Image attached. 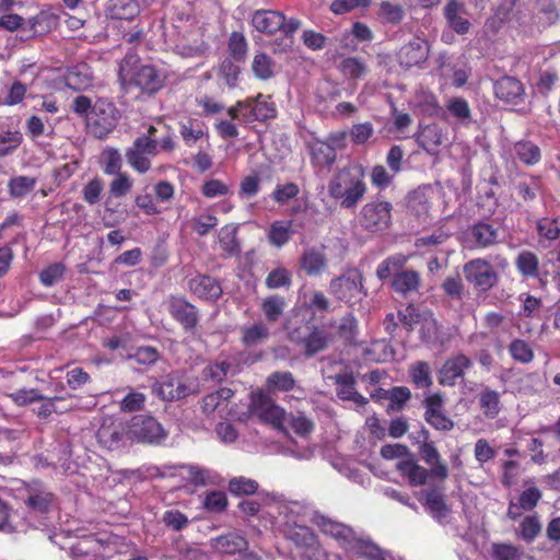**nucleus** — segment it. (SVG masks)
I'll use <instances>...</instances> for the list:
<instances>
[{
    "label": "nucleus",
    "instance_id": "obj_1",
    "mask_svg": "<svg viewBox=\"0 0 560 560\" xmlns=\"http://www.w3.org/2000/svg\"><path fill=\"white\" fill-rule=\"evenodd\" d=\"M365 171L359 163H349L339 170L328 183V194L339 200L345 209L354 208L366 192Z\"/></svg>",
    "mask_w": 560,
    "mask_h": 560
},
{
    "label": "nucleus",
    "instance_id": "obj_2",
    "mask_svg": "<svg viewBox=\"0 0 560 560\" xmlns=\"http://www.w3.org/2000/svg\"><path fill=\"white\" fill-rule=\"evenodd\" d=\"M119 118V113L113 103L100 100L88 115L86 127L93 137L105 139L115 130Z\"/></svg>",
    "mask_w": 560,
    "mask_h": 560
},
{
    "label": "nucleus",
    "instance_id": "obj_3",
    "mask_svg": "<svg viewBox=\"0 0 560 560\" xmlns=\"http://www.w3.org/2000/svg\"><path fill=\"white\" fill-rule=\"evenodd\" d=\"M392 210L393 205L389 201L372 200L361 208L358 217L359 224L368 232L384 231L390 225Z\"/></svg>",
    "mask_w": 560,
    "mask_h": 560
},
{
    "label": "nucleus",
    "instance_id": "obj_4",
    "mask_svg": "<svg viewBox=\"0 0 560 560\" xmlns=\"http://www.w3.org/2000/svg\"><path fill=\"white\" fill-rule=\"evenodd\" d=\"M465 280L479 291L487 292L499 282V275L486 258H474L463 266Z\"/></svg>",
    "mask_w": 560,
    "mask_h": 560
},
{
    "label": "nucleus",
    "instance_id": "obj_5",
    "mask_svg": "<svg viewBox=\"0 0 560 560\" xmlns=\"http://www.w3.org/2000/svg\"><path fill=\"white\" fill-rule=\"evenodd\" d=\"M284 537L292 541L310 560H326V552L322 548L313 530L304 523L295 524L282 529Z\"/></svg>",
    "mask_w": 560,
    "mask_h": 560
},
{
    "label": "nucleus",
    "instance_id": "obj_6",
    "mask_svg": "<svg viewBox=\"0 0 560 560\" xmlns=\"http://www.w3.org/2000/svg\"><path fill=\"white\" fill-rule=\"evenodd\" d=\"M158 154V141L148 136H140L126 150L125 156L129 166L140 174L151 168V159Z\"/></svg>",
    "mask_w": 560,
    "mask_h": 560
},
{
    "label": "nucleus",
    "instance_id": "obj_7",
    "mask_svg": "<svg viewBox=\"0 0 560 560\" xmlns=\"http://www.w3.org/2000/svg\"><path fill=\"white\" fill-rule=\"evenodd\" d=\"M128 434L131 440L147 444H159L166 438L162 425L148 415L135 416L129 423Z\"/></svg>",
    "mask_w": 560,
    "mask_h": 560
},
{
    "label": "nucleus",
    "instance_id": "obj_8",
    "mask_svg": "<svg viewBox=\"0 0 560 560\" xmlns=\"http://www.w3.org/2000/svg\"><path fill=\"white\" fill-rule=\"evenodd\" d=\"M153 393L163 400H179L197 392V385L183 376L171 373L153 385Z\"/></svg>",
    "mask_w": 560,
    "mask_h": 560
},
{
    "label": "nucleus",
    "instance_id": "obj_9",
    "mask_svg": "<svg viewBox=\"0 0 560 560\" xmlns=\"http://www.w3.org/2000/svg\"><path fill=\"white\" fill-rule=\"evenodd\" d=\"M312 522L324 535L334 538L346 552L358 536L350 526L318 513L314 514Z\"/></svg>",
    "mask_w": 560,
    "mask_h": 560
},
{
    "label": "nucleus",
    "instance_id": "obj_10",
    "mask_svg": "<svg viewBox=\"0 0 560 560\" xmlns=\"http://www.w3.org/2000/svg\"><path fill=\"white\" fill-rule=\"evenodd\" d=\"M246 112L243 113L242 124L249 125L255 121L265 122L277 116V106L269 95L258 94L245 98Z\"/></svg>",
    "mask_w": 560,
    "mask_h": 560
},
{
    "label": "nucleus",
    "instance_id": "obj_11",
    "mask_svg": "<svg viewBox=\"0 0 560 560\" xmlns=\"http://www.w3.org/2000/svg\"><path fill=\"white\" fill-rule=\"evenodd\" d=\"M171 316L179 323L186 331H192L199 323V312L195 305L185 298L171 295L166 301Z\"/></svg>",
    "mask_w": 560,
    "mask_h": 560
},
{
    "label": "nucleus",
    "instance_id": "obj_12",
    "mask_svg": "<svg viewBox=\"0 0 560 560\" xmlns=\"http://www.w3.org/2000/svg\"><path fill=\"white\" fill-rule=\"evenodd\" d=\"M250 408L255 416L273 427L280 428L287 421L285 411L262 393L253 395Z\"/></svg>",
    "mask_w": 560,
    "mask_h": 560
},
{
    "label": "nucleus",
    "instance_id": "obj_13",
    "mask_svg": "<svg viewBox=\"0 0 560 560\" xmlns=\"http://www.w3.org/2000/svg\"><path fill=\"white\" fill-rule=\"evenodd\" d=\"M363 277L358 270L338 277L330 281V292L340 301L350 302L363 291Z\"/></svg>",
    "mask_w": 560,
    "mask_h": 560
},
{
    "label": "nucleus",
    "instance_id": "obj_14",
    "mask_svg": "<svg viewBox=\"0 0 560 560\" xmlns=\"http://www.w3.org/2000/svg\"><path fill=\"white\" fill-rule=\"evenodd\" d=\"M471 366V360L463 353L451 357L439 371V383L443 386H455L457 381L464 377L465 371Z\"/></svg>",
    "mask_w": 560,
    "mask_h": 560
},
{
    "label": "nucleus",
    "instance_id": "obj_15",
    "mask_svg": "<svg viewBox=\"0 0 560 560\" xmlns=\"http://www.w3.org/2000/svg\"><path fill=\"white\" fill-rule=\"evenodd\" d=\"M499 229L486 221L475 222L466 231L467 241L477 249H485L497 245L499 243Z\"/></svg>",
    "mask_w": 560,
    "mask_h": 560
},
{
    "label": "nucleus",
    "instance_id": "obj_16",
    "mask_svg": "<svg viewBox=\"0 0 560 560\" xmlns=\"http://www.w3.org/2000/svg\"><path fill=\"white\" fill-rule=\"evenodd\" d=\"M443 16L447 26L458 35L467 34L471 27L466 4L460 0H446Z\"/></svg>",
    "mask_w": 560,
    "mask_h": 560
},
{
    "label": "nucleus",
    "instance_id": "obj_17",
    "mask_svg": "<svg viewBox=\"0 0 560 560\" xmlns=\"http://www.w3.org/2000/svg\"><path fill=\"white\" fill-rule=\"evenodd\" d=\"M494 94L504 103L518 105L525 100L524 84L516 78L505 75L494 82Z\"/></svg>",
    "mask_w": 560,
    "mask_h": 560
},
{
    "label": "nucleus",
    "instance_id": "obj_18",
    "mask_svg": "<svg viewBox=\"0 0 560 560\" xmlns=\"http://www.w3.org/2000/svg\"><path fill=\"white\" fill-rule=\"evenodd\" d=\"M416 141L427 153L436 155L440 147L447 141V137L440 125L430 124L417 132Z\"/></svg>",
    "mask_w": 560,
    "mask_h": 560
},
{
    "label": "nucleus",
    "instance_id": "obj_19",
    "mask_svg": "<svg viewBox=\"0 0 560 560\" xmlns=\"http://www.w3.org/2000/svg\"><path fill=\"white\" fill-rule=\"evenodd\" d=\"M234 392L231 388L222 387L213 393L206 395L200 402L201 410L207 416L215 412L223 418L229 413L228 407Z\"/></svg>",
    "mask_w": 560,
    "mask_h": 560
},
{
    "label": "nucleus",
    "instance_id": "obj_20",
    "mask_svg": "<svg viewBox=\"0 0 560 560\" xmlns=\"http://www.w3.org/2000/svg\"><path fill=\"white\" fill-rule=\"evenodd\" d=\"M307 329L308 332L304 337L300 338L292 335V340L304 349L306 357H313L328 347L330 338L325 330L318 327L311 326Z\"/></svg>",
    "mask_w": 560,
    "mask_h": 560
},
{
    "label": "nucleus",
    "instance_id": "obj_21",
    "mask_svg": "<svg viewBox=\"0 0 560 560\" xmlns=\"http://www.w3.org/2000/svg\"><path fill=\"white\" fill-rule=\"evenodd\" d=\"M189 291L201 300L217 301L222 295L221 284L212 277L197 275L188 281Z\"/></svg>",
    "mask_w": 560,
    "mask_h": 560
},
{
    "label": "nucleus",
    "instance_id": "obj_22",
    "mask_svg": "<svg viewBox=\"0 0 560 560\" xmlns=\"http://www.w3.org/2000/svg\"><path fill=\"white\" fill-rule=\"evenodd\" d=\"M429 56V45L425 40L416 38L404 45L398 54L399 62L406 68L423 63Z\"/></svg>",
    "mask_w": 560,
    "mask_h": 560
},
{
    "label": "nucleus",
    "instance_id": "obj_23",
    "mask_svg": "<svg viewBox=\"0 0 560 560\" xmlns=\"http://www.w3.org/2000/svg\"><path fill=\"white\" fill-rule=\"evenodd\" d=\"M210 547L222 555H236L248 547L247 539L237 532H229L209 540Z\"/></svg>",
    "mask_w": 560,
    "mask_h": 560
},
{
    "label": "nucleus",
    "instance_id": "obj_24",
    "mask_svg": "<svg viewBox=\"0 0 560 560\" xmlns=\"http://www.w3.org/2000/svg\"><path fill=\"white\" fill-rule=\"evenodd\" d=\"M130 83L145 93H155L163 86V78L152 66H140L132 74Z\"/></svg>",
    "mask_w": 560,
    "mask_h": 560
},
{
    "label": "nucleus",
    "instance_id": "obj_25",
    "mask_svg": "<svg viewBox=\"0 0 560 560\" xmlns=\"http://www.w3.org/2000/svg\"><path fill=\"white\" fill-rule=\"evenodd\" d=\"M277 523L282 529L290 527L291 524L305 523V506L298 501L281 502L277 505Z\"/></svg>",
    "mask_w": 560,
    "mask_h": 560
},
{
    "label": "nucleus",
    "instance_id": "obj_26",
    "mask_svg": "<svg viewBox=\"0 0 560 560\" xmlns=\"http://www.w3.org/2000/svg\"><path fill=\"white\" fill-rule=\"evenodd\" d=\"M285 15L280 11L257 10L252 18L253 26L260 33L273 34L281 28Z\"/></svg>",
    "mask_w": 560,
    "mask_h": 560
},
{
    "label": "nucleus",
    "instance_id": "obj_27",
    "mask_svg": "<svg viewBox=\"0 0 560 560\" xmlns=\"http://www.w3.org/2000/svg\"><path fill=\"white\" fill-rule=\"evenodd\" d=\"M347 553L352 560H386L388 553L370 539L357 536Z\"/></svg>",
    "mask_w": 560,
    "mask_h": 560
},
{
    "label": "nucleus",
    "instance_id": "obj_28",
    "mask_svg": "<svg viewBox=\"0 0 560 560\" xmlns=\"http://www.w3.org/2000/svg\"><path fill=\"white\" fill-rule=\"evenodd\" d=\"M140 13V4L137 0H108L105 14L113 20H133Z\"/></svg>",
    "mask_w": 560,
    "mask_h": 560
},
{
    "label": "nucleus",
    "instance_id": "obj_29",
    "mask_svg": "<svg viewBox=\"0 0 560 560\" xmlns=\"http://www.w3.org/2000/svg\"><path fill=\"white\" fill-rule=\"evenodd\" d=\"M125 428L121 422H116L112 419L105 420L97 430L96 436L104 447L114 450L119 446Z\"/></svg>",
    "mask_w": 560,
    "mask_h": 560
},
{
    "label": "nucleus",
    "instance_id": "obj_30",
    "mask_svg": "<svg viewBox=\"0 0 560 560\" xmlns=\"http://www.w3.org/2000/svg\"><path fill=\"white\" fill-rule=\"evenodd\" d=\"M541 191V179L539 176H528L514 185V192L523 205L534 202Z\"/></svg>",
    "mask_w": 560,
    "mask_h": 560
},
{
    "label": "nucleus",
    "instance_id": "obj_31",
    "mask_svg": "<svg viewBox=\"0 0 560 560\" xmlns=\"http://www.w3.org/2000/svg\"><path fill=\"white\" fill-rule=\"evenodd\" d=\"M293 234L292 220H277L270 224L267 238L272 246L281 248L291 241Z\"/></svg>",
    "mask_w": 560,
    "mask_h": 560
},
{
    "label": "nucleus",
    "instance_id": "obj_32",
    "mask_svg": "<svg viewBox=\"0 0 560 560\" xmlns=\"http://www.w3.org/2000/svg\"><path fill=\"white\" fill-rule=\"evenodd\" d=\"M300 264L306 275L318 276L326 269L327 259L323 250L311 247L303 252Z\"/></svg>",
    "mask_w": 560,
    "mask_h": 560
},
{
    "label": "nucleus",
    "instance_id": "obj_33",
    "mask_svg": "<svg viewBox=\"0 0 560 560\" xmlns=\"http://www.w3.org/2000/svg\"><path fill=\"white\" fill-rule=\"evenodd\" d=\"M102 544L93 538L88 537L71 547L73 560H106L100 555Z\"/></svg>",
    "mask_w": 560,
    "mask_h": 560
},
{
    "label": "nucleus",
    "instance_id": "obj_34",
    "mask_svg": "<svg viewBox=\"0 0 560 560\" xmlns=\"http://www.w3.org/2000/svg\"><path fill=\"white\" fill-rule=\"evenodd\" d=\"M420 287V275L410 269L401 270L392 280L393 290L404 296L417 292Z\"/></svg>",
    "mask_w": 560,
    "mask_h": 560
},
{
    "label": "nucleus",
    "instance_id": "obj_35",
    "mask_svg": "<svg viewBox=\"0 0 560 560\" xmlns=\"http://www.w3.org/2000/svg\"><path fill=\"white\" fill-rule=\"evenodd\" d=\"M269 337V327L262 322H257L241 328V341L247 348L261 345L267 341Z\"/></svg>",
    "mask_w": 560,
    "mask_h": 560
},
{
    "label": "nucleus",
    "instance_id": "obj_36",
    "mask_svg": "<svg viewBox=\"0 0 560 560\" xmlns=\"http://www.w3.org/2000/svg\"><path fill=\"white\" fill-rule=\"evenodd\" d=\"M377 398L389 401L387 412H396L401 410L411 398V392L406 386H395L389 390L380 389Z\"/></svg>",
    "mask_w": 560,
    "mask_h": 560
},
{
    "label": "nucleus",
    "instance_id": "obj_37",
    "mask_svg": "<svg viewBox=\"0 0 560 560\" xmlns=\"http://www.w3.org/2000/svg\"><path fill=\"white\" fill-rule=\"evenodd\" d=\"M312 163L320 167H329L336 161V150L327 142L315 140L310 144Z\"/></svg>",
    "mask_w": 560,
    "mask_h": 560
},
{
    "label": "nucleus",
    "instance_id": "obj_38",
    "mask_svg": "<svg viewBox=\"0 0 560 560\" xmlns=\"http://www.w3.org/2000/svg\"><path fill=\"white\" fill-rule=\"evenodd\" d=\"M424 504L430 514L439 522L444 520L451 511L445 503L444 494L436 489L424 492Z\"/></svg>",
    "mask_w": 560,
    "mask_h": 560
},
{
    "label": "nucleus",
    "instance_id": "obj_39",
    "mask_svg": "<svg viewBox=\"0 0 560 560\" xmlns=\"http://www.w3.org/2000/svg\"><path fill=\"white\" fill-rule=\"evenodd\" d=\"M513 152L515 158L525 165H535L541 159L540 148L530 140H520L515 142Z\"/></svg>",
    "mask_w": 560,
    "mask_h": 560
},
{
    "label": "nucleus",
    "instance_id": "obj_40",
    "mask_svg": "<svg viewBox=\"0 0 560 560\" xmlns=\"http://www.w3.org/2000/svg\"><path fill=\"white\" fill-rule=\"evenodd\" d=\"M266 386L270 393L290 392L298 387L293 374L289 371H277L271 373L267 377Z\"/></svg>",
    "mask_w": 560,
    "mask_h": 560
},
{
    "label": "nucleus",
    "instance_id": "obj_41",
    "mask_svg": "<svg viewBox=\"0 0 560 560\" xmlns=\"http://www.w3.org/2000/svg\"><path fill=\"white\" fill-rule=\"evenodd\" d=\"M517 271L526 278L539 277V259L538 256L530 250L521 252L515 260Z\"/></svg>",
    "mask_w": 560,
    "mask_h": 560
},
{
    "label": "nucleus",
    "instance_id": "obj_42",
    "mask_svg": "<svg viewBox=\"0 0 560 560\" xmlns=\"http://www.w3.org/2000/svg\"><path fill=\"white\" fill-rule=\"evenodd\" d=\"M408 257L404 254H395L384 259L376 269V276L380 280H386L390 277L395 278L406 265Z\"/></svg>",
    "mask_w": 560,
    "mask_h": 560
},
{
    "label": "nucleus",
    "instance_id": "obj_43",
    "mask_svg": "<svg viewBox=\"0 0 560 560\" xmlns=\"http://www.w3.org/2000/svg\"><path fill=\"white\" fill-rule=\"evenodd\" d=\"M37 184V179L31 176L19 175L12 177L8 183L10 197L21 199L31 194Z\"/></svg>",
    "mask_w": 560,
    "mask_h": 560
},
{
    "label": "nucleus",
    "instance_id": "obj_44",
    "mask_svg": "<svg viewBox=\"0 0 560 560\" xmlns=\"http://www.w3.org/2000/svg\"><path fill=\"white\" fill-rule=\"evenodd\" d=\"M236 372V365L230 360H217L205 369V375L218 383L234 376Z\"/></svg>",
    "mask_w": 560,
    "mask_h": 560
},
{
    "label": "nucleus",
    "instance_id": "obj_45",
    "mask_svg": "<svg viewBox=\"0 0 560 560\" xmlns=\"http://www.w3.org/2000/svg\"><path fill=\"white\" fill-rule=\"evenodd\" d=\"M409 375L418 388H429L433 384L432 371L428 362L418 361L410 365Z\"/></svg>",
    "mask_w": 560,
    "mask_h": 560
},
{
    "label": "nucleus",
    "instance_id": "obj_46",
    "mask_svg": "<svg viewBox=\"0 0 560 560\" xmlns=\"http://www.w3.org/2000/svg\"><path fill=\"white\" fill-rule=\"evenodd\" d=\"M338 69L345 77L351 80L363 79L369 71L366 63L358 57L345 58Z\"/></svg>",
    "mask_w": 560,
    "mask_h": 560
},
{
    "label": "nucleus",
    "instance_id": "obj_47",
    "mask_svg": "<svg viewBox=\"0 0 560 560\" xmlns=\"http://www.w3.org/2000/svg\"><path fill=\"white\" fill-rule=\"evenodd\" d=\"M285 300L280 295H270L261 303V311L268 323L278 322L284 313Z\"/></svg>",
    "mask_w": 560,
    "mask_h": 560
},
{
    "label": "nucleus",
    "instance_id": "obj_48",
    "mask_svg": "<svg viewBox=\"0 0 560 560\" xmlns=\"http://www.w3.org/2000/svg\"><path fill=\"white\" fill-rule=\"evenodd\" d=\"M207 127L199 119H187L180 124V136L188 145H192L206 135Z\"/></svg>",
    "mask_w": 560,
    "mask_h": 560
},
{
    "label": "nucleus",
    "instance_id": "obj_49",
    "mask_svg": "<svg viewBox=\"0 0 560 560\" xmlns=\"http://www.w3.org/2000/svg\"><path fill=\"white\" fill-rule=\"evenodd\" d=\"M479 406L486 418L494 419L500 412L499 393L490 388H485L479 394Z\"/></svg>",
    "mask_w": 560,
    "mask_h": 560
},
{
    "label": "nucleus",
    "instance_id": "obj_50",
    "mask_svg": "<svg viewBox=\"0 0 560 560\" xmlns=\"http://www.w3.org/2000/svg\"><path fill=\"white\" fill-rule=\"evenodd\" d=\"M407 208L417 217H423L429 213L430 198L424 189H416L408 195Z\"/></svg>",
    "mask_w": 560,
    "mask_h": 560
},
{
    "label": "nucleus",
    "instance_id": "obj_51",
    "mask_svg": "<svg viewBox=\"0 0 560 560\" xmlns=\"http://www.w3.org/2000/svg\"><path fill=\"white\" fill-rule=\"evenodd\" d=\"M23 527L24 523L20 521L18 514L13 513L0 499V532L13 534L21 532Z\"/></svg>",
    "mask_w": 560,
    "mask_h": 560
},
{
    "label": "nucleus",
    "instance_id": "obj_52",
    "mask_svg": "<svg viewBox=\"0 0 560 560\" xmlns=\"http://www.w3.org/2000/svg\"><path fill=\"white\" fill-rule=\"evenodd\" d=\"M302 23L296 18L285 19L283 25L279 30L283 37L280 43L275 42V51H287L293 45V35L301 27Z\"/></svg>",
    "mask_w": 560,
    "mask_h": 560
},
{
    "label": "nucleus",
    "instance_id": "obj_53",
    "mask_svg": "<svg viewBox=\"0 0 560 560\" xmlns=\"http://www.w3.org/2000/svg\"><path fill=\"white\" fill-rule=\"evenodd\" d=\"M448 113L460 124L468 125L471 120V110L468 102L463 97H453L446 104Z\"/></svg>",
    "mask_w": 560,
    "mask_h": 560
},
{
    "label": "nucleus",
    "instance_id": "obj_54",
    "mask_svg": "<svg viewBox=\"0 0 560 560\" xmlns=\"http://www.w3.org/2000/svg\"><path fill=\"white\" fill-rule=\"evenodd\" d=\"M520 300L522 301V308L520 316L527 318H540L544 308L542 301L528 293L521 294Z\"/></svg>",
    "mask_w": 560,
    "mask_h": 560
},
{
    "label": "nucleus",
    "instance_id": "obj_55",
    "mask_svg": "<svg viewBox=\"0 0 560 560\" xmlns=\"http://www.w3.org/2000/svg\"><path fill=\"white\" fill-rule=\"evenodd\" d=\"M291 282L292 275L288 269L283 267H278L271 270L265 279V284L270 290L289 288Z\"/></svg>",
    "mask_w": 560,
    "mask_h": 560
},
{
    "label": "nucleus",
    "instance_id": "obj_56",
    "mask_svg": "<svg viewBox=\"0 0 560 560\" xmlns=\"http://www.w3.org/2000/svg\"><path fill=\"white\" fill-rule=\"evenodd\" d=\"M252 69L255 75L260 80H268L273 75V62L265 52L255 55Z\"/></svg>",
    "mask_w": 560,
    "mask_h": 560
},
{
    "label": "nucleus",
    "instance_id": "obj_57",
    "mask_svg": "<svg viewBox=\"0 0 560 560\" xmlns=\"http://www.w3.org/2000/svg\"><path fill=\"white\" fill-rule=\"evenodd\" d=\"M103 171L107 175H117L122 173L121 155L115 148L108 147L102 153Z\"/></svg>",
    "mask_w": 560,
    "mask_h": 560
},
{
    "label": "nucleus",
    "instance_id": "obj_58",
    "mask_svg": "<svg viewBox=\"0 0 560 560\" xmlns=\"http://www.w3.org/2000/svg\"><path fill=\"white\" fill-rule=\"evenodd\" d=\"M56 16L47 11H40L28 20V30L34 34H44L55 25Z\"/></svg>",
    "mask_w": 560,
    "mask_h": 560
},
{
    "label": "nucleus",
    "instance_id": "obj_59",
    "mask_svg": "<svg viewBox=\"0 0 560 560\" xmlns=\"http://www.w3.org/2000/svg\"><path fill=\"white\" fill-rule=\"evenodd\" d=\"M380 16L387 23L399 24L405 18V10L400 4L383 1L380 4Z\"/></svg>",
    "mask_w": 560,
    "mask_h": 560
},
{
    "label": "nucleus",
    "instance_id": "obj_60",
    "mask_svg": "<svg viewBox=\"0 0 560 560\" xmlns=\"http://www.w3.org/2000/svg\"><path fill=\"white\" fill-rule=\"evenodd\" d=\"M133 182L127 173H119L109 184V194L115 198L125 197L130 192Z\"/></svg>",
    "mask_w": 560,
    "mask_h": 560
},
{
    "label": "nucleus",
    "instance_id": "obj_61",
    "mask_svg": "<svg viewBox=\"0 0 560 560\" xmlns=\"http://www.w3.org/2000/svg\"><path fill=\"white\" fill-rule=\"evenodd\" d=\"M509 351L512 358L521 363H529L534 359V352L530 346L522 339L513 340L509 347Z\"/></svg>",
    "mask_w": 560,
    "mask_h": 560
},
{
    "label": "nucleus",
    "instance_id": "obj_62",
    "mask_svg": "<svg viewBox=\"0 0 560 560\" xmlns=\"http://www.w3.org/2000/svg\"><path fill=\"white\" fill-rule=\"evenodd\" d=\"M220 245L222 249L229 255H237L240 253V245L236 240L235 226H224L221 230Z\"/></svg>",
    "mask_w": 560,
    "mask_h": 560
},
{
    "label": "nucleus",
    "instance_id": "obj_63",
    "mask_svg": "<svg viewBox=\"0 0 560 560\" xmlns=\"http://www.w3.org/2000/svg\"><path fill=\"white\" fill-rule=\"evenodd\" d=\"M162 522L170 529L179 532L188 525L189 520H188L187 515H185L179 510L172 509V510H167L163 513Z\"/></svg>",
    "mask_w": 560,
    "mask_h": 560
},
{
    "label": "nucleus",
    "instance_id": "obj_64",
    "mask_svg": "<svg viewBox=\"0 0 560 560\" xmlns=\"http://www.w3.org/2000/svg\"><path fill=\"white\" fill-rule=\"evenodd\" d=\"M491 555L494 560H521L522 558V551L509 544H494Z\"/></svg>",
    "mask_w": 560,
    "mask_h": 560
}]
</instances>
